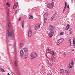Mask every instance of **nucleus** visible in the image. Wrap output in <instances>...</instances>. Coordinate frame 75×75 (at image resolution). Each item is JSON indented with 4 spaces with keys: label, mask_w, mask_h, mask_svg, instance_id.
Returning a JSON list of instances; mask_svg holds the SVG:
<instances>
[{
    "label": "nucleus",
    "mask_w": 75,
    "mask_h": 75,
    "mask_svg": "<svg viewBox=\"0 0 75 75\" xmlns=\"http://www.w3.org/2000/svg\"><path fill=\"white\" fill-rule=\"evenodd\" d=\"M7 13H8V16L7 17L6 19L7 20V23L8 24V28L9 29L8 30V37H10V29H9V28H10V25L9 24H10V22H9V19H10V18L9 17H8V16H9V14H10V10H9V9H8L7 10Z\"/></svg>",
    "instance_id": "nucleus-1"
},
{
    "label": "nucleus",
    "mask_w": 75,
    "mask_h": 75,
    "mask_svg": "<svg viewBox=\"0 0 75 75\" xmlns=\"http://www.w3.org/2000/svg\"><path fill=\"white\" fill-rule=\"evenodd\" d=\"M10 39L11 40L14 39V31L12 30H10Z\"/></svg>",
    "instance_id": "nucleus-2"
},
{
    "label": "nucleus",
    "mask_w": 75,
    "mask_h": 75,
    "mask_svg": "<svg viewBox=\"0 0 75 75\" xmlns=\"http://www.w3.org/2000/svg\"><path fill=\"white\" fill-rule=\"evenodd\" d=\"M30 56L33 59L35 58L38 57V54L35 52H33L31 53Z\"/></svg>",
    "instance_id": "nucleus-3"
},
{
    "label": "nucleus",
    "mask_w": 75,
    "mask_h": 75,
    "mask_svg": "<svg viewBox=\"0 0 75 75\" xmlns=\"http://www.w3.org/2000/svg\"><path fill=\"white\" fill-rule=\"evenodd\" d=\"M54 3H52L48 4L47 5V8H53L54 7Z\"/></svg>",
    "instance_id": "nucleus-4"
},
{
    "label": "nucleus",
    "mask_w": 75,
    "mask_h": 75,
    "mask_svg": "<svg viewBox=\"0 0 75 75\" xmlns=\"http://www.w3.org/2000/svg\"><path fill=\"white\" fill-rule=\"evenodd\" d=\"M44 18V23L45 24L47 21V17H48V13H45L43 16Z\"/></svg>",
    "instance_id": "nucleus-5"
},
{
    "label": "nucleus",
    "mask_w": 75,
    "mask_h": 75,
    "mask_svg": "<svg viewBox=\"0 0 75 75\" xmlns=\"http://www.w3.org/2000/svg\"><path fill=\"white\" fill-rule=\"evenodd\" d=\"M72 61L70 63L69 66V68H72L73 67V66H74V60L72 59Z\"/></svg>",
    "instance_id": "nucleus-6"
},
{
    "label": "nucleus",
    "mask_w": 75,
    "mask_h": 75,
    "mask_svg": "<svg viewBox=\"0 0 75 75\" xmlns=\"http://www.w3.org/2000/svg\"><path fill=\"white\" fill-rule=\"evenodd\" d=\"M54 33V31H50L48 34V36L50 38H51L52 37Z\"/></svg>",
    "instance_id": "nucleus-7"
},
{
    "label": "nucleus",
    "mask_w": 75,
    "mask_h": 75,
    "mask_svg": "<svg viewBox=\"0 0 75 75\" xmlns=\"http://www.w3.org/2000/svg\"><path fill=\"white\" fill-rule=\"evenodd\" d=\"M64 41V39H61L58 40L57 42V45H59L60 43Z\"/></svg>",
    "instance_id": "nucleus-8"
},
{
    "label": "nucleus",
    "mask_w": 75,
    "mask_h": 75,
    "mask_svg": "<svg viewBox=\"0 0 75 75\" xmlns=\"http://www.w3.org/2000/svg\"><path fill=\"white\" fill-rule=\"evenodd\" d=\"M49 30L50 31H54V27L52 25H50L49 26Z\"/></svg>",
    "instance_id": "nucleus-9"
},
{
    "label": "nucleus",
    "mask_w": 75,
    "mask_h": 75,
    "mask_svg": "<svg viewBox=\"0 0 75 75\" xmlns=\"http://www.w3.org/2000/svg\"><path fill=\"white\" fill-rule=\"evenodd\" d=\"M41 23H39L38 24V25H37L35 28V30H36V31H37L38 30V29L40 27V26L41 25Z\"/></svg>",
    "instance_id": "nucleus-10"
},
{
    "label": "nucleus",
    "mask_w": 75,
    "mask_h": 75,
    "mask_svg": "<svg viewBox=\"0 0 75 75\" xmlns=\"http://www.w3.org/2000/svg\"><path fill=\"white\" fill-rule=\"evenodd\" d=\"M32 31H31V30H30L28 33V36L29 37H31V35H32Z\"/></svg>",
    "instance_id": "nucleus-11"
},
{
    "label": "nucleus",
    "mask_w": 75,
    "mask_h": 75,
    "mask_svg": "<svg viewBox=\"0 0 75 75\" xmlns=\"http://www.w3.org/2000/svg\"><path fill=\"white\" fill-rule=\"evenodd\" d=\"M52 50H51L50 49H48L46 51L47 53H50V54H52Z\"/></svg>",
    "instance_id": "nucleus-12"
},
{
    "label": "nucleus",
    "mask_w": 75,
    "mask_h": 75,
    "mask_svg": "<svg viewBox=\"0 0 75 75\" xmlns=\"http://www.w3.org/2000/svg\"><path fill=\"white\" fill-rule=\"evenodd\" d=\"M60 74H63L64 73V70L62 69H60Z\"/></svg>",
    "instance_id": "nucleus-13"
},
{
    "label": "nucleus",
    "mask_w": 75,
    "mask_h": 75,
    "mask_svg": "<svg viewBox=\"0 0 75 75\" xmlns=\"http://www.w3.org/2000/svg\"><path fill=\"white\" fill-rule=\"evenodd\" d=\"M20 55L21 57H23L24 55V52L22 50H21V51Z\"/></svg>",
    "instance_id": "nucleus-14"
},
{
    "label": "nucleus",
    "mask_w": 75,
    "mask_h": 75,
    "mask_svg": "<svg viewBox=\"0 0 75 75\" xmlns=\"http://www.w3.org/2000/svg\"><path fill=\"white\" fill-rule=\"evenodd\" d=\"M17 6H18V3L17 2L16 3L14 4L13 6V9H15V8L17 7Z\"/></svg>",
    "instance_id": "nucleus-15"
},
{
    "label": "nucleus",
    "mask_w": 75,
    "mask_h": 75,
    "mask_svg": "<svg viewBox=\"0 0 75 75\" xmlns=\"http://www.w3.org/2000/svg\"><path fill=\"white\" fill-rule=\"evenodd\" d=\"M28 57V53H25V54L24 59H26V58H27Z\"/></svg>",
    "instance_id": "nucleus-16"
},
{
    "label": "nucleus",
    "mask_w": 75,
    "mask_h": 75,
    "mask_svg": "<svg viewBox=\"0 0 75 75\" xmlns=\"http://www.w3.org/2000/svg\"><path fill=\"white\" fill-rule=\"evenodd\" d=\"M70 27L69 24H68L66 27V28H65L66 30H68L69 28Z\"/></svg>",
    "instance_id": "nucleus-17"
},
{
    "label": "nucleus",
    "mask_w": 75,
    "mask_h": 75,
    "mask_svg": "<svg viewBox=\"0 0 75 75\" xmlns=\"http://www.w3.org/2000/svg\"><path fill=\"white\" fill-rule=\"evenodd\" d=\"M73 45L74 48H75V39H73Z\"/></svg>",
    "instance_id": "nucleus-18"
},
{
    "label": "nucleus",
    "mask_w": 75,
    "mask_h": 75,
    "mask_svg": "<svg viewBox=\"0 0 75 75\" xmlns=\"http://www.w3.org/2000/svg\"><path fill=\"white\" fill-rule=\"evenodd\" d=\"M23 50L25 52H27L28 51V49L25 47L23 48Z\"/></svg>",
    "instance_id": "nucleus-19"
},
{
    "label": "nucleus",
    "mask_w": 75,
    "mask_h": 75,
    "mask_svg": "<svg viewBox=\"0 0 75 75\" xmlns=\"http://www.w3.org/2000/svg\"><path fill=\"white\" fill-rule=\"evenodd\" d=\"M68 42L69 44V45H71V39H69V40H68Z\"/></svg>",
    "instance_id": "nucleus-20"
},
{
    "label": "nucleus",
    "mask_w": 75,
    "mask_h": 75,
    "mask_svg": "<svg viewBox=\"0 0 75 75\" xmlns=\"http://www.w3.org/2000/svg\"><path fill=\"white\" fill-rule=\"evenodd\" d=\"M24 21H23V22L22 23V27L23 28H24Z\"/></svg>",
    "instance_id": "nucleus-21"
},
{
    "label": "nucleus",
    "mask_w": 75,
    "mask_h": 75,
    "mask_svg": "<svg viewBox=\"0 0 75 75\" xmlns=\"http://www.w3.org/2000/svg\"><path fill=\"white\" fill-rule=\"evenodd\" d=\"M24 46V45L23 43H21L20 44V47L21 48H23V47Z\"/></svg>",
    "instance_id": "nucleus-22"
},
{
    "label": "nucleus",
    "mask_w": 75,
    "mask_h": 75,
    "mask_svg": "<svg viewBox=\"0 0 75 75\" xmlns=\"http://www.w3.org/2000/svg\"><path fill=\"white\" fill-rule=\"evenodd\" d=\"M17 61H15L14 62V65L15 67H17Z\"/></svg>",
    "instance_id": "nucleus-23"
},
{
    "label": "nucleus",
    "mask_w": 75,
    "mask_h": 75,
    "mask_svg": "<svg viewBox=\"0 0 75 75\" xmlns=\"http://www.w3.org/2000/svg\"><path fill=\"white\" fill-rule=\"evenodd\" d=\"M0 69L1 70V71H2V72H4L5 71H4V70L3 69H2L1 68H0Z\"/></svg>",
    "instance_id": "nucleus-24"
},
{
    "label": "nucleus",
    "mask_w": 75,
    "mask_h": 75,
    "mask_svg": "<svg viewBox=\"0 0 75 75\" xmlns=\"http://www.w3.org/2000/svg\"><path fill=\"white\" fill-rule=\"evenodd\" d=\"M67 2H66L65 3V6L64 8L66 9L67 8Z\"/></svg>",
    "instance_id": "nucleus-25"
},
{
    "label": "nucleus",
    "mask_w": 75,
    "mask_h": 75,
    "mask_svg": "<svg viewBox=\"0 0 75 75\" xmlns=\"http://www.w3.org/2000/svg\"><path fill=\"white\" fill-rule=\"evenodd\" d=\"M64 33L63 32H62L60 33V35H64Z\"/></svg>",
    "instance_id": "nucleus-26"
},
{
    "label": "nucleus",
    "mask_w": 75,
    "mask_h": 75,
    "mask_svg": "<svg viewBox=\"0 0 75 75\" xmlns=\"http://www.w3.org/2000/svg\"><path fill=\"white\" fill-rule=\"evenodd\" d=\"M65 72L67 75L69 74V72H68V71H67V70H65Z\"/></svg>",
    "instance_id": "nucleus-27"
},
{
    "label": "nucleus",
    "mask_w": 75,
    "mask_h": 75,
    "mask_svg": "<svg viewBox=\"0 0 75 75\" xmlns=\"http://www.w3.org/2000/svg\"><path fill=\"white\" fill-rule=\"evenodd\" d=\"M54 18H55L54 17V16H52L51 18V21H52V20H54Z\"/></svg>",
    "instance_id": "nucleus-28"
},
{
    "label": "nucleus",
    "mask_w": 75,
    "mask_h": 75,
    "mask_svg": "<svg viewBox=\"0 0 75 75\" xmlns=\"http://www.w3.org/2000/svg\"><path fill=\"white\" fill-rule=\"evenodd\" d=\"M6 6H7L8 7H10V4H9L8 2H7L6 3Z\"/></svg>",
    "instance_id": "nucleus-29"
},
{
    "label": "nucleus",
    "mask_w": 75,
    "mask_h": 75,
    "mask_svg": "<svg viewBox=\"0 0 75 75\" xmlns=\"http://www.w3.org/2000/svg\"><path fill=\"white\" fill-rule=\"evenodd\" d=\"M52 53H53V55H55L56 54L55 52L52 51Z\"/></svg>",
    "instance_id": "nucleus-30"
},
{
    "label": "nucleus",
    "mask_w": 75,
    "mask_h": 75,
    "mask_svg": "<svg viewBox=\"0 0 75 75\" xmlns=\"http://www.w3.org/2000/svg\"><path fill=\"white\" fill-rule=\"evenodd\" d=\"M29 18L30 19V20H31V19H33V17L32 16H30L29 17Z\"/></svg>",
    "instance_id": "nucleus-31"
},
{
    "label": "nucleus",
    "mask_w": 75,
    "mask_h": 75,
    "mask_svg": "<svg viewBox=\"0 0 75 75\" xmlns=\"http://www.w3.org/2000/svg\"><path fill=\"white\" fill-rule=\"evenodd\" d=\"M57 15V13H54L53 14V17H54V18H55V16H56Z\"/></svg>",
    "instance_id": "nucleus-32"
},
{
    "label": "nucleus",
    "mask_w": 75,
    "mask_h": 75,
    "mask_svg": "<svg viewBox=\"0 0 75 75\" xmlns=\"http://www.w3.org/2000/svg\"><path fill=\"white\" fill-rule=\"evenodd\" d=\"M71 30H72V28H70L69 29V32H71Z\"/></svg>",
    "instance_id": "nucleus-33"
},
{
    "label": "nucleus",
    "mask_w": 75,
    "mask_h": 75,
    "mask_svg": "<svg viewBox=\"0 0 75 75\" xmlns=\"http://www.w3.org/2000/svg\"><path fill=\"white\" fill-rule=\"evenodd\" d=\"M65 9L64 8L63 10V13H64V11H65Z\"/></svg>",
    "instance_id": "nucleus-34"
},
{
    "label": "nucleus",
    "mask_w": 75,
    "mask_h": 75,
    "mask_svg": "<svg viewBox=\"0 0 75 75\" xmlns=\"http://www.w3.org/2000/svg\"><path fill=\"white\" fill-rule=\"evenodd\" d=\"M74 2V0H71V3H72Z\"/></svg>",
    "instance_id": "nucleus-35"
},
{
    "label": "nucleus",
    "mask_w": 75,
    "mask_h": 75,
    "mask_svg": "<svg viewBox=\"0 0 75 75\" xmlns=\"http://www.w3.org/2000/svg\"><path fill=\"white\" fill-rule=\"evenodd\" d=\"M21 19V18H19V19H18V21H20Z\"/></svg>",
    "instance_id": "nucleus-36"
},
{
    "label": "nucleus",
    "mask_w": 75,
    "mask_h": 75,
    "mask_svg": "<svg viewBox=\"0 0 75 75\" xmlns=\"http://www.w3.org/2000/svg\"><path fill=\"white\" fill-rule=\"evenodd\" d=\"M67 8H68L69 9V5H68L67 7Z\"/></svg>",
    "instance_id": "nucleus-37"
},
{
    "label": "nucleus",
    "mask_w": 75,
    "mask_h": 75,
    "mask_svg": "<svg viewBox=\"0 0 75 75\" xmlns=\"http://www.w3.org/2000/svg\"><path fill=\"white\" fill-rule=\"evenodd\" d=\"M55 1V0H52V3H54V1Z\"/></svg>",
    "instance_id": "nucleus-38"
},
{
    "label": "nucleus",
    "mask_w": 75,
    "mask_h": 75,
    "mask_svg": "<svg viewBox=\"0 0 75 75\" xmlns=\"http://www.w3.org/2000/svg\"><path fill=\"white\" fill-rule=\"evenodd\" d=\"M72 34V31H71L70 32V35Z\"/></svg>",
    "instance_id": "nucleus-39"
},
{
    "label": "nucleus",
    "mask_w": 75,
    "mask_h": 75,
    "mask_svg": "<svg viewBox=\"0 0 75 75\" xmlns=\"http://www.w3.org/2000/svg\"><path fill=\"white\" fill-rule=\"evenodd\" d=\"M12 74H15V73L13 72H11Z\"/></svg>",
    "instance_id": "nucleus-40"
},
{
    "label": "nucleus",
    "mask_w": 75,
    "mask_h": 75,
    "mask_svg": "<svg viewBox=\"0 0 75 75\" xmlns=\"http://www.w3.org/2000/svg\"><path fill=\"white\" fill-rule=\"evenodd\" d=\"M13 47H14L15 49V45H13Z\"/></svg>",
    "instance_id": "nucleus-41"
},
{
    "label": "nucleus",
    "mask_w": 75,
    "mask_h": 75,
    "mask_svg": "<svg viewBox=\"0 0 75 75\" xmlns=\"http://www.w3.org/2000/svg\"><path fill=\"white\" fill-rule=\"evenodd\" d=\"M8 75H10V74L9 73H8Z\"/></svg>",
    "instance_id": "nucleus-42"
},
{
    "label": "nucleus",
    "mask_w": 75,
    "mask_h": 75,
    "mask_svg": "<svg viewBox=\"0 0 75 75\" xmlns=\"http://www.w3.org/2000/svg\"><path fill=\"white\" fill-rule=\"evenodd\" d=\"M15 13L16 14H17V11H16Z\"/></svg>",
    "instance_id": "nucleus-43"
},
{
    "label": "nucleus",
    "mask_w": 75,
    "mask_h": 75,
    "mask_svg": "<svg viewBox=\"0 0 75 75\" xmlns=\"http://www.w3.org/2000/svg\"><path fill=\"white\" fill-rule=\"evenodd\" d=\"M47 58H49H49H48V57H47Z\"/></svg>",
    "instance_id": "nucleus-44"
},
{
    "label": "nucleus",
    "mask_w": 75,
    "mask_h": 75,
    "mask_svg": "<svg viewBox=\"0 0 75 75\" xmlns=\"http://www.w3.org/2000/svg\"><path fill=\"white\" fill-rule=\"evenodd\" d=\"M72 51H74V49H73V50H72Z\"/></svg>",
    "instance_id": "nucleus-45"
},
{
    "label": "nucleus",
    "mask_w": 75,
    "mask_h": 75,
    "mask_svg": "<svg viewBox=\"0 0 75 75\" xmlns=\"http://www.w3.org/2000/svg\"><path fill=\"white\" fill-rule=\"evenodd\" d=\"M7 48H8V46H7Z\"/></svg>",
    "instance_id": "nucleus-46"
},
{
    "label": "nucleus",
    "mask_w": 75,
    "mask_h": 75,
    "mask_svg": "<svg viewBox=\"0 0 75 75\" xmlns=\"http://www.w3.org/2000/svg\"><path fill=\"white\" fill-rule=\"evenodd\" d=\"M63 75H65V74H63Z\"/></svg>",
    "instance_id": "nucleus-47"
},
{
    "label": "nucleus",
    "mask_w": 75,
    "mask_h": 75,
    "mask_svg": "<svg viewBox=\"0 0 75 75\" xmlns=\"http://www.w3.org/2000/svg\"><path fill=\"white\" fill-rule=\"evenodd\" d=\"M33 75H35V74H34Z\"/></svg>",
    "instance_id": "nucleus-48"
}]
</instances>
